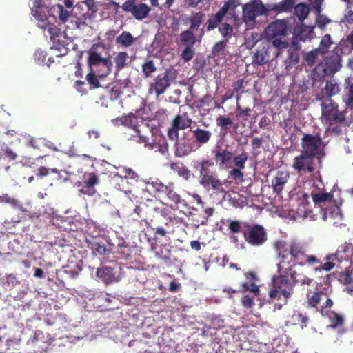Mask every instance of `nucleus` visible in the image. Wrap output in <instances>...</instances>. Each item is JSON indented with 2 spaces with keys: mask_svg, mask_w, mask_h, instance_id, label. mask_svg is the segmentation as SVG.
Instances as JSON below:
<instances>
[{
  "mask_svg": "<svg viewBox=\"0 0 353 353\" xmlns=\"http://www.w3.org/2000/svg\"><path fill=\"white\" fill-rule=\"evenodd\" d=\"M274 247L280 259L279 262V270L285 265L292 263L295 266L312 268L315 272L321 270L330 271L335 266V263L331 260H327L322 263L321 258L313 254H310L303 244L296 241H291L287 243L283 241H277L274 243Z\"/></svg>",
  "mask_w": 353,
  "mask_h": 353,
  "instance_id": "nucleus-1",
  "label": "nucleus"
},
{
  "mask_svg": "<svg viewBox=\"0 0 353 353\" xmlns=\"http://www.w3.org/2000/svg\"><path fill=\"white\" fill-rule=\"evenodd\" d=\"M277 266L279 267V264ZM296 267L292 263H290L282 268L281 272L278 269L280 274L273 277L272 286L269 290V296L272 301H281L282 303L279 304V309L288 303L293 294L294 286H310L313 282V279L304 273L295 270L294 268Z\"/></svg>",
  "mask_w": 353,
  "mask_h": 353,
  "instance_id": "nucleus-2",
  "label": "nucleus"
},
{
  "mask_svg": "<svg viewBox=\"0 0 353 353\" xmlns=\"http://www.w3.org/2000/svg\"><path fill=\"white\" fill-rule=\"evenodd\" d=\"M228 230L232 234L230 236L232 243H236L239 241L234 235L238 232H241L245 242L252 246H261L268 240L266 230L261 225L241 223L236 220H228Z\"/></svg>",
  "mask_w": 353,
  "mask_h": 353,
  "instance_id": "nucleus-3",
  "label": "nucleus"
},
{
  "mask_svg": "<svg viewBox=\"0 0 353 353\" xmlns=\"http://www.w3.org/2000/svg\"><path fill=\"white\" fill-rule=\"evenodd\" d=\"M321 122L328 125L327 130L332 134L340 135L342 127H349L352 119L347 117V110H340L339 105L332 99H325L321 104Z\"/></svg>",
  "mask_w": 353,
  "mask_h": 353,
  "instance_id": "nucleus-4",
  "label": "nucleus"
},
{
  "mask_svg": "<svg viewBox=\"0 0 353 353\" xmlns=\"http://www.w3.org/2000/svg\"><path fill=\"white\" fill-rule=\"evenodd\" d=\"M116 121L134 131L135 134H132L128 137V140H133L139 143L145 144L149 142L148 135L152 134V128L142 120L140 121L141 123H139V119L135 114L130 113L128 115H122L118 117Z\"/></svg>",
  "mask_w": 353,
  "mask_h": 353,
  "instance_id": "nucleus-5",
  "label": "nucleus"
},
{
  "mask_svg": "<svg viewBox=\"0 0 353 353\" xmlns=\"http://www.w3.org/2000/svg\"><path fill=\"white\" fill-rule=\"evenodd\" d=\"M214 162L209 159L203 160L199 163V183L205 189H211L216 192L224 193L225 190L223 188V183L219 178L218 174L210 170V167L214 166Z\"/></svg>",
  "mask_w": 353,
  "mask_h": 353,
  "instance_id": "nucleus-6",
  "label": "nucleus"
},
{
  "mask_svg": "<svg viewBox=\"0 0 353 353\" xmlns=\"http://www.w3.org/2000/svg\"><path fill=\"white\" fill-rule=\"evenodd\" d=\"M177 71L174 68H168L164 72L159 74L150 85L148 92L159 97L164 94L171 83L177 77Z\"/></svg>",
  "mask_w": 353,
  "mask_h": 353,
  "instance_id": "nucleus-7",
  "label": "nucleus"
},
{
  "mask_svg": "<svg viewBox=\"0 0 353 353\" xmlns=\"http://www.w3.org/2000/svg\"><path fill=\"white\" fill-rule=\"evenodd\" d=\"M311 196L312 198L313 202L316 205H319L327 201L333 202L336 208L331 212L332 215L335 214L337 216L340 221L343 220V215L339 208L340 205L342 204L341 191L339 190H336L333 189L330 192H315L312 191L311 192Z\"/></svg>",
  "mask_w": 353,
  "mask_h": 353,
  "instance_id": "nucleus-8",
  "label": "nucleus"
},
{
  "mask_svg": "<svg viewBox=\"0 0 353 353\" xmlns=\"http://www.w3.org/2000/svg\"><path fill=\"white\" fill-rule=\"evenodd\" d=\"M321 144L322 139L319 134H304L301 139L302 152L317 158L321 163L324 154L321 149Z\"/></svg>",
  "mask_w": 353,
  "mask_h": 353,
  "instance_id": "nucleus-9",
  "label": "nucleus"
},
{
  "mask_svg": "<svg viewBox=\"0 0 353 353\" xmlns=\"http://www.w3.org/2000/svg\"><path fill=\"white\" fill-rule=\"evenodd\" d=\"M179 41L185 46L181 54L182 59L185 61H190L195 54L194 46L196 43V37L193 30L188 29L181 32L179 34Z\"/></svg>",
  "mask_w": 353,
  "mask_h": 353,
  "instance_id": "nucleus-10",
  "label": "nucleus"
},
{
  "mask_svg": "<svg viewBox=\"0 0 353 353\" xmlns=\"http://www.w3.org/2000/svg\"><path fill=\"white\" fill-rule=\"evenodd\" d=\"M121 8L123 11L130 12L138 21L147 18L151 11L150 7L144 3H137L136 0H127Z\"/></svg>",
  "mask_w": 353,
  "mask_h": 353,
  "instance_id": "nucleus-11",
  "label": "nucleus"
},
{
  "mask_svg": "<svg viewBox=\"0 0 353 353\" xmlns=\"http://www.w3.org/2000/svg\"><path fill=\"white\" fill-rule=\"evenodd\" d=\"M192 119L189 117L187 113L176 115L172 121L171 128L168 130V136L172 141H178L179 130H183L192 124Z\"/></svg>",
  "mask_w": 353,
  "mask_h": 353,
  "instance_id": "nucleus-12",
  "label": "nucleus"
},
{
  "mask_svg": "<svg viewBox=\"0 0 353 353\" xmlns=\"http://www.w3.org/2000/svg\"><path fill=\"white\" fill-rule=\"evenodd\" d=\"M157 210V202L149 199L145 202H141L139 205H136L134 212L137 214L142 221L149 225L148 220L153 216L154 212Z\"/></svg>",
  "mask_w": 353,
  "mask_h": 353,
  "instance_id": "nucleus-13",
  "label": "nucleus"
},
{
  "mask_svg": "<svg viewBox=\"0 0 353 353\" xmlns=\"http://www.w3.org/2000/svg\"><path fill=\"white\" fill-rule=\"evenodd\" d=\"M268 10L261 0L247 3L243 8V17L245 21H254L256 17L265 14Z\"/></svg>",
  "mask_w": 353,
  "mask_h": 353,
  "instance_id": "nucleus-14",
  "label": "nucleus"
},
{
  "mask_svg": "<svg viewBox=\"0 0 353 353\" xmlns=\"http://www.w3.org/2000/svg\"><path fill=\"white\" fill-rule=\"evenodd\" d=\"M88 63L90 66L101 65L104 68L101 77H105L111 72L112 63L108 58H102L101 54L94 48L89 52Z\"/></svg>",
  "mask_w": 353,
  "mask_h": 353,
  "instance_id": "nucleus-15",
  "label": "nucleus"
},
{
  "mask_svg": "<svg viewBox=\"0 0 353 353\" xmlns=\"http://www.w3.org/2000/svg\"><path fill=\"white\" fill-rule=\"evenodd\" d=\"M314 158L315 157L313 156L301 152L300 155L294 158L292 167L299 173L303 171L312 173L315 170V168L313 166Z\"/></svg>",
  "mask_w": 353,
  "mask_h": 353,
  "instance_id": "nucleus-16",
  "label": "nucleus"
},
{
  "mask_svg": "<svg viewBox=\"0 0 353 353\" xmlns=\"http://www.w3.org/2000/svg\"><path fill=\"white\" fill-rule=\"evenodd\" d=\"M85 181L76 183L77 186L81 187L79 192L83 194L93 195L96 192L94 186L99 183V176L94 172L85 173Z\"/></svg>",
  "mask_w": 353,
  "mask_h": 353,
  "instance_id": "nucleus-17",
  "label": "nucleus"
},
{
  "mask_svg": "<svg viewBox=\"0 0 353 353\" xmlns=\"http://www.w3.org/2000/svg\"><path fill=\"white\" fill-rule=\"evenodd\" d=\"M37 20L38 21V27L42 29L44 32H47L52 41H54L59 37L61 34V30L53 23L50 17L47 14H44L43 17H39Z\"/></svg>",
  "mask_w": 353,
  "mask_h": 353,
  "instance_id": "nucleus-18",
  "label": "nucleus"
},
{
  "mask_svg": "<svg viewBox=\"0 0 353 353\" xmlns=\"http://www.w3.org/2000/svg\"><path fill=\"white\" fill-rule=\"evenodd\" d=\"M214 160L220 168H225L232 160V152L227 149L216 146L212 151Z\"/></svg>",
  "mask_w": 353,
  "mask_h": 353,
  "instance_id": "nucleus-19",
  "label": "nucleus"
},
{
  "mask_svg": "<svg viewBox=\"0 0 353 353\" xmlns=\"http://www.w3.org/2000/svg\"><path fill=\"white\" fill-rule=\"evenodd\" d=\"M335 259H344L350 261L353 268V245L350 243H345L339 247L334 254L328 255L325 257L326 260L334 261Z\"/></svg>",
  "mask_w": 353,
  "mask_h": 353,
  "instance_id": "nucleus-20",
  "label": "nucleus"
},
{
  "mask_svg": "<svg viewBox=\"0 0 353 353\" xmlns=\"http://www.w3.org/2000/svg\"><path fill=\"white\" fill-rule=\"evenodd\" d=\"M288 32V21L286 20H276L272 22L265 29V33L269 38L278 36H285Z\"/></svg>",
  "mask_w": 353,
  "mask_h": 353,
  "instance_id": "nucleus-21",
  "label": "nucleus"
},
{
  "mask_svg": "<svg viewBox=\"0 0 353 353\" xmlns=\"http://www.w3.org/2000/svg\"><path fill=\"white\" fill-rule=\"evenodd\" d=\"M289 179L290 173L288 172L278 171L271 181L273 192L276 195H280Z\"/></svg>",
  "mask_w": 353,
  "mask_h": 353,
  "instance_id": "nucleus-22",
  "label": "nucleus"
},
{
  "mask_svg": "<svg viewBox=\"0 0 353 353\" xmlns=\"http://www.w3.org/2000/svg\"><path fill=\"white\" fill-rule=\"evenodd\" d=\"M117 273L118 271L115 268L102 266L97 269V276L108 284L119 281V276Z\"/></svg>",
  "mask_w": 353,
  "mask_h": 353,
  "instance_id": "nucleus-23",
  "label": "nucleus"
},
{
  "mask_svg": "<svg viewBox=\"0 0 353 353\" xmlns=\"http://www.w3.org/2000/svg\"><path fill=\"white\" fill-rule=\"evenodd\" d=\"M338 281L343 285L347 286L345 290L347 294L353 296V268L349 266L344 271L334 273Z\"/></svg>",
  "mask_w": 353,
  "mask_h": 353,
  "instance_id": "nucleus-24",
  "label": "nucleus"
},
{
  "mask_svg": "<svg viewBox=\"0 0 353 353\" xmlns=\"http://www.w3.org/2000/svg\"><path fill=\"white\" fill-rule=\"evenodd\" d=\"M308 197L309 196L306 193H303L302 194V197L299 198L296 212L300 218H314V214L312 210L310 209Z\"/></svg>",
  "mask_w": 353,
  "mask_h": 353,
  "instance_id": "nucleus-25",
  "label": "nucleus"
},
{
  "mask_svg": "<svg viewBox=\"0 0 353 353\" xmlns=\"http://www.w3.org/2000/svg\"><path fill=\"white\" fill-rule=\"evenodd\" d=\"M245 276L248 281L241 284V292L250 291L254 294V296L259 297L260 296V290L255 283V281L257 280L256 274L254 272H248L245 274Z\"/></svg>",
  "mask_w": 353,
  "mask_h": 353,
  "instance_id": "nucleus-26",
  "label": "nucleus"
},
{
  "mask_svg": "<svg viewBox=\"0 0 353 353\" xmlns=\"http://www.w3.org/2000/svg\"><path fill=\"white\" fill-rule=\"evenodd\" d=\"M155 256L163 260L167 266H170L176 262H179L177 259L172 256L171 246L169 244L161 245L159 250L155 252Z\"/></svg>",
  "mask_w": 353,
  "mask_h": 353,
  "instance_id": "nucleus-27",
  "label": "nucleus"
},
{
  "mask_svg": "<svg viewBox=\"0 0 353 353\" xmlns=\"http://www.w3.org/2000/svg\"><path fill=\"white\" fill-rule=\"evenodd\" d=\"M47 15L49 17H52V20L54 21H55L57 17H58L62 23H65L70 17V12L65 10L64 7L60 4L52 6L49 9Z\"/></svg>",
  "mask_w": 353,
  "mask_h": 353,
  "instance_id": "nucleus-28",
  "label": "nucleus"
},
{
  "mask_svg": "<svg viewBox=\"0 0 353 353\" xmlns=\"http://www.w3.org/2000/svg\"><path fill=\"white\" fill-rule=\"evenodd\" d=\"M50 6V0H34V7L32 8V14L36 19L43 17L46 12L48 13Z\"/></svg>",
  "mask_w": 353,
  "mask_h": 353,
  "instance_id": "nucleus-29",
  "label": "nucleus"
},
{
  "mask_svg": "<svg viewBox=\"0 0 353 353\" xmlns=\"http://www.w3.org/2000/svg\"><path fill=\"white\" fill-rule=\"evenodd\" d=\"M192 132L194 141L199 146L207 144L212 136L210 131L199 128L192 130Z\"/></svg>",
  "mask_w": 353,
  "mask_h": 353,
  "instance_id": "nucleus-30",
  "label": "nucleus"
},
{
  "mask_svg": "<svg viewBox=\"0 0 353 353\" xmlns=\"http://www.w3.org/2000/svg\"><path fill=\"white\" fill-rule=\"evenodd\" d=\"M205 14L201 11L193 12L190 16L187 17L184 21L190 23L188 29L196 30L204 21Z\"/></svg>",
  "mask_w": 353,
  "mask_h": 353,
  "instance_id": "nucleus-31",
  "label": "nucleus"
},
{
  "mask_svg": "<svg viewBox=\"0 0 353 353\" xmlns=\"http://www.w3.org/2000/svg\"><path fill=\"white\" fill-rule=\"evenodd\" d=\"M225 14L220 10L214 14L209 17L204 25V28L208 32L214 30L223 21Z\"/></svg>",
  "mask_w": 353,
  "mask_h": 353,
  "instance_id": "nucleus-32",
  "label": "nucleus"
},
{
  "mask_svg": "<svg viewBox=\"0 0 353 353\" xmlns=\"http://www.w3.org/2000/svg\"><path fill=\"white\" fill-rule=\"evenodd\" d=\"M270 59V54L268 50L263 47L262 49L257 50L254 56L252 64L254 65H263L267 63Z\"/></svg>",
  "mask_w": 353,
  "mask_h": 353,
  "instance_id": "nucleus-33",
  "label": "nucleus"
},
{
  "mask_svg": "<svg viewBox=\"0 0 353 353\" xmlns=\"http://www.w3.org/2000/svg\"><path fill=\"white\" fill-rule=\"evenodd\" d=\"M163 193L168 196L169 200L176 206L184 202L181 196L174 190V185L172 183H169L166 187V190Z\"/></svg>",
  "mask_w": 353,
  "mask_h": 353,
  "instance_id": "nucleus-34",
  "label": "nucleus"
},
{
  "mask_svg": "<svg viewBox=\"0 0 353 353\" xmlns=\"http://www.w3.org/2000/svg\"><path fill=\"white\" fill-rule=\"evenodd\" d=\"M80 6H85L86 12L83 14L85 19H92L95 17L96 13L98 10L97 6L96 5L94 0H85L80 3Z\"/></svg>",
  "mask_w": 353,
  "mask_h": 353,
  "instance_id": "nucleus-35",
  "label": "nucleus"
},
{
  "mask_svg": "<svg viewBox=\"0 0 353 353\" xmlns=\"http://www.w3.org/2000/svg\"><path fill=\"white\" fill-rule=\"evenodd\" d=\"M323 63L316 65L312 72V78L314 81H321L325 77L331 75L328 73L327 69L325 68Z\"/></svg>",
  "mask_w": 353,
  "mask_h": 353,
  "instance_id": "nucleus-36",
  "label": "nucleus"
},
{
  "mask_svg": "<svg viewBox=\"0 0 353 353\" xmlns=\"http://www.w3.org/2000/svg\"><path fill=\"white\" fill-rule=\"evenodd\" d=\"M325 68L327 69L328 73L333 74L339 71L341 67V59L338 57H331L323 63Z\"/></svg>",
  "mask_w": 353,
  "mask_h": 353,
  "instance_id": "nucleus-37",
  "label": "nucleus"
},
{
  "mask_svg": "<svg viewBox=\"0 0 353 353\" xmlns=\"http://www.w3.org/2000/svg\"><path fill=\"white\" fill-rule=\"evenodd\" d=\"M170 169L176 172L179 176L188 180L190 177V170L181 162H173L170 164Z\"/></svg>",
  "mask_w": 353,
  "mask_h": 353,
  "instance_id": "nucleus-38",
  "label": "nucleus"
},
{
  "mask_svg": "<svg viewBox=\"0 0 353 353\" xmlns=\"http://www.w3.org/2000/svg\"><path fill=\"white\" fill-rule=\"evenodd\" d=\"M325 93L327 96L326 99H332L331 97L340 91V87L339 83L334 79H330L327 81L325 88Z\"/></svg>",
  "mask_w": 353,
  "mask_h": 353,
  "instance_id": "nucleus-39",
  "label": "nucleus"
},
{
  "mask_svg": "<svg viewBox=\"0 0 353 353\" xmlns=\"http://www.w3.org/2000/svg\"><path fill=\"white\" fill-rule=\"evenodd\" d=\"M134 40L135 39L130 32L123 31L119 37H117L116 43L125 48H128L133 44Z\"/></svg>",
  "mask_w": 353,
  "mask_h": 353,
  "instance_id": "nucleus-40",
  "label": "nucleus"
},
{
  "mask_svg": "<svg viewBox=\"0 0 353 353\" xmlns=\"http://www.w3.org/2000/svg\"><path fill=\"white\" fill-rule=\"evenodd\" d=\"M294 0H283L279 3L274 5L271 10L277 12H288L292 10V8L294 7Z\"/></svg>",
  "mask_w": 353,
  "mask_h": 353,
  "instance_id": "nucleus-41",
  "label": "nucleus"
},
{
  "mask_svg": "<svg viewBox=\"0 0 353 353\" xmlns=\"http://www.w3.org/2000/svg\"><path fill=\"white\" fill-rule=\"evenodd\" d=\"M322 292H310L307 293V304L309 307H316L321 299Z\"/></svg>",
  "mask_w": 353,
  "mask_h": 353,
  "instance_id": "nucleus-42",
  "label": "nucleus"
},
{
  "mask_svg": "<svg viewBox=\"0 0 353 353\" xmlns=\"http://www.w3.org/2000/svg\"><path fill=\"white\" fill-rule=\"evenodd\" d=\"M288 56L285 60L286 70H289L292 65H296L299 61V52L294 49H288Z\"/></svg>",
  "mask_w": 353,
  "mask_h": 353,
  "instance_id": "nucleus-43",
  "label": "nucleus"
},
{
  "mask_svg": "<svg viewBox=\"0 0 353 353\" xmlns=\"http://www.w3.org/2000/svg\"><path fill=\"white\" fill-rule=\"evenodd\" d=\"M128 54L125 52H119L114 58L115 63L116 72H119L127 65Z\"/></svg>",
  "mask_w": 353,
  "mask_h": 353,
  "instance_id": "nucleus-44",
  "label": "nucleus"
},
{
  "mask_svg": "<svg viewBox=\"0 0 353 353\" xmlns=\"http://www.w3.org/2000/svg\"><path fill=\"white\" fill-rule=\"evenodd\" d=\"M228 39L216 42L212 47V54L214 57H220L224 55V50L228 45Z\"/></svg>",
  "mask_w": 353,
  "mask_h": 353,
  "instance_id": "nucleus-45",
  "label": "nucleus"
},
{
  "mask_svg": "<svg viewBox=\"0 0 353 353\" xmlns=\"http://www.w3.org/2000/svg\"><path fill=\"white\" fill-rule=\"evenodd\" d=\"M123 172L125 173L124 177L118 174L115 175V178L121 181V183L126 182L128 179L135 180L136 181L139 180V174L130 168H124Z\"/></svg>",
  "mask_w": 353,
  "mask_h": 353,
  "instance_id": "nucleus-46",
  "label": "nucleus"
},
{
  "mask_svg": "<svg viewBox=\"0 0 353 353\" xmlns=\"http://www.w3.org/2000/svg\"><path fill=\"white\" fill-rule=\"evenodd\" d=\"M327 317L331 323L330 327L336 328L341 326L343 323V318L341 315L335 312L330 311L327 313Z\"/></svg>",
  "mask_w": 353,
  "mask_h": 353,
  "instance_id": "nucleus-47",
  "label": "nucleus"
},
{
  "mask_svg": "<svg viewBox=\"0 0 353 353\" xmlns=\"http://www.w3.org/2000/svg\"><path fill=\"white\" fill-rule=\"evenodd\" d=\"M309 8L305 3H299L294 6V14L301 21H303L309 14Z\"/></svg>",
  "mask_w": 353,
  "mask_h": 353,
  "instance_id": "nucleus-48",
  "label": "nucleus"
},
{
  "mask_svg": "<svg viewBox=\"0 0 353 353\" xmlns=\"http://www.w3.org/2000/svg\"><path fill=\"white\" fill-rule=\"evenodd\" d=\"M248 159V154L245 152H243L237 156H232V160L236 168L239 169H244L245 167V162Z\"/></svg>",
  "mask_w": 353,
  "mask_h": 353,
  "instance_id": "nucleus-49",
  "label": "nucleus"
},
{
  "mask_svg": "<svg viewBox=\"0 0 353 353\" xmlns=\"http://www.w3.org/2000/svg\"><path fill=\"white\" fill-rule=\"evenodd\" d=\"M17 157V153L7 145L2 148V152L0 153V159H8L9 161H15Z\"/></svg>",
  "mask_w": 353,
  "mask_h": 353,
  "instance_id": "nucleus-50",
  "label": "nucleus"
},
{
  "mask_svg": "<svg viewBox=\"0 0 353 353\" xmlns=\"http://www.w3.org/2000/svg\"><path fill=\"white\" fill-rule=\"evenodd\" d=\"M239 6V0H228L221 8L220 10L225 14L229 10L234 11V10Z\"/></svg>",
  "mask_w": 353,
  "mask_h": 353,
  "instance_id": "nucleus-51",
  "label": "nucleus"
},
{
  "mask_svg": "<svg viewBox=\"0 0 353 353\" xmlns=\"http://www.w3.org/2000/svg\"><path fill=\"white\" fill-rule=\"evenodd\" d=\"M217 126L220 127L223 130H228V126L233 123L231 118L220 115L216 118V120Z\"/></svg>",
  "mask_w": 353,
  "mask_h": 353,
  "instance_id": "nucleus-52",
  "label": "nucleus"
},
{
  "mask_svg": "<svg viewBox=\"0 0 353 353\" xmlns=\"http://www.w3.org/2000/svg\"><path fill=\"white\" fill-rule=\"evenodd\" d=\"M145 183L148 185H151L152 187H153L157 192L161 193H163L164 190H166V187L168 185L163 184L158 179H155L154 180H152V179H150V181H145Z\"/></svg>",
  "mask_w": 353,
  "mask_h": 353,
  "instance_id": "nucleus-53",
  "label": "nucleus"
},
{
  "mask_svg": "<svg viewBox=\"0 0 353 353\" xmlns=\"http://www.w3.org/2000/svg\"><path fill=\"white\" fill-rule=\"evenodd\" d=\"M343 101L347 108L353 109V83L350 84L347 94L343 97Z\"/></svg>",
  "mask_w": 353,
  "mask_h": 353,
  "instance_id": "nucleus-54",
  "label": "nucleus"
},
{
  "mask_svg": "<svg viewBox=\"0 0 353 353\" xmlns=\"http://www.w3.org/2000/svg\"><path fill=\"white\" fill-rule=\"evenodd\" d=\"M236 110L237 112L236 117L246 121L250 117L252 110L250 108H243L240 105L239 103H237Z\"/></svg>",
  "mask_w": 353,
  "mask_h": 353,
  "instance_id": "nucleus-55",
  "label": "nucleus"
},
{
  "mask_svg": "<svg viewBox=\"0 0 353 353\" xmlns=\"http://www.w3.org/2000/svg\"><path fill=\"white\" fill-rule=\"evenodd\" d=\"M233 30V26L228 23H223L220 27H219V32L225 39H228L227 37L228 36H231L232 34Z\"/></svg>",
  "mask_w": 353,
  "mask_h": 353,
  "instance_id": "nucleus-56",
  "label": "nucleus"
},
{
  "mask_svg": "<svg viewBox=\"0 0 353 353\" xmlns=\"http://www.w3.org/2000/svg\"><path fill=\"white\" fill-rule=\"evenodd\" d=\"M156 66L153 61H148L142 65V72L146 77L150 76V74L156 71Z\"/></svg>",
  "mask_w": 353,
  "mask_h": 353,
  "instance_id": "nucleus-57",
  "label": "nucleus"
},
{
  "mask_svg": "<svg viewBox=\"0 0 353 353\" xmlns=\"http://www.w3.org/2000/svg\"><path fill=\"white\" fill-rule=\"evenodd\" d=\"M90 248L94 254L103 255L107 252V248L104 244H101L97 242H93L90 244Z\"/></svg>",
  "mask_w": 353,
  "mask_h": 353,
  "instance_id": "nucleus-58",
  "label": "nucleus"
},
{
  "mask_svg": "<svg viewBox=\"0 0 353 353\" xmlns=\"http://www.w3.org/2000/svg\"><path fill=\"white\" fill-rule=\"evenodd\" d=\"M332 44L331 37L330 34H325L323 37L319 46V50L322 52V53H325L328 48L330 47Z\"/></svg>",
  "mask_w": 353,
  "mask_h": 353,
  "instance_id": "nucleus-59",
  "label": "nucleus"
},
{
  "mask_svg": "<svg viewBox=\"0 0 353 353\" xmlns=\"http://www.w3.org/2000/svg\"><path fill=\"white\" fill-rule=\"evenodd\" d=\"M18 283L19 282L16 276L13 274H8L6 276L3 285L6 288L11 289L14 288Z\"/></svg>",
  "mask_w": 353,
  "mask_h": 353,
  "instance_id": "nucleus-60",
  "label": "nucleus"
},
{
  "mask_svg": "<svg viewBox=\"0 0 353 353\" xmlns=\"http://www.w3.org/2000/svg\"><path fill=\"white\" fill-rule=\"evenodd\" d=\"M85 79L92 88H98L100 87V83L94 72H91L88 74Z\"/></svg>",
  "mask_w": 353,
  "mask_h": 353,
  "instance_id": "nucleus-61",
  "label": "nucleus"
},
{
  "mask_svg": "<svg viewBox=\"0 0 353 353\" xmlns=\"http://www.w3.org/2000/svg\"><path fill=\"white\" fill-rule=\"evenodd\" d=\"M243 169H239L238 168H233L229 172V175L233 179L236 181H243V173L241 172Z\"/></svg>",
  "mask_w": 353,
  "mask_h": 353,
  "instance_id": "nucleus-62",
  "label": "nucleus"
},
{
  "mask_svg": "<svg viewBox=\"0 0 353 353\" xmlns=\"http://www.w3.org/2000/svg\"><path fill=\"white\" fill-rule=\"evenodd\" d=\"M241 303L243 307L246 309H251L254 305V297L245 295L242 297Z\"/></svg>",
  "mask_w": 353,
  "mask_h": 353,
  "instance_id": "nucleus-63",
  "label": "nucleus"
},
{
  "mask_svg": "<svg viewBox=\"0 0 353 353\" xmlns=\"http://www.w3.org/2000/svg\"><path fill=\"white\" fill-rule=\"evenodd\" d=\"M294 317L295 318V320L297 321V323L301 325V327L302 328L307 326V324L309 321V319L307 316L299 312V313L294 314Z\"/></svg>",
  "mask_w": 353,
  "mask_h": 353,
  "instance_id": "nucleus-64",
  "label": "nucleus"
}]
</instances>
